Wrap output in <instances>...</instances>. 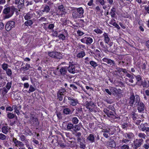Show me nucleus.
Wrapping results in <instances>:
<instances>
[{
  "label": "nucleus",
  "instance_id": "29",
  "mask_svg": "<svg viewBox=\"0 0 149 149\" xmlns=\"http://www.w3.org/2000/svg\"><path fill=\"white\" fill-rule=\"evenodd\" d=\"M15 2L16 3H18L22 6L24 3V0H15Z\"/></svg>",
  "mask_w": 149,
  "mask_h": 149
},
{
  "label": "nucleus",
  "instance_id": "53",
  "mask_svg": "<svg viewBox=\"0 0 149 149\" xmlns=\"http://www.w3.org/2000/svg\"><path fill=\"white\" fill-rule=\"evenodd\" d=\"M129 146L128 145L124 144L121 147V149H128Z\"/></svg>",
  "mask_w": 149,
  "mask_h": 149
},
{
  "label": "nucleus",
  "instance_id": "12",
  "mask_svg": "<svg viewBox=\"0 0 149 149\" xmlns=\"http://www.w3.org/2000/svg\"><path fill=\"white\" fill-rule=\"evenodd\" d=\"M87 140L91 143H93L95 141V135L94 134H90L87 138Z\"/></svg>",
  "mask_w": 149,
  "mask_h": 149
},
{
  "label": "nucleus",
  "instance_id": "6",
  "mask_svg": "<svg viewBox=\"0 0 149 149\" xmlns=\"http://www.w3.org/2000/svg\"><path fill=\"white\" fill-rule=\"evenodd\" d=\"M143 140L142 139H136L134 141V147L135 148L140 146L143 143Z\"/></svg>",
  "mask_w": 149,
  "mask_h": 149
},
{
  "label": "nucleus",
  "instance_id": "31",
  "mask_svg": "<svg viewBox=\"0 0 149 149\" xmlns=\"http://www.w3.org/2000/svg\"><path fill=\"white\" fill-rule=\"evenodd\" d=\"M79 121L78 118L76 117H74L72 118V121L73 124H77L78 123Z\"/></svg>",
  "mask_w": 149,
  "mask_h": 149
},
{
  "label": "nucleus",
  "instance_id": "60",
  "mask_svg": "<svg viewBox=\"0 0 149 149\" xmlns=\"http://www.w3.org/2000/svg\"><path fill=\"white\" fill-rule=\"evenodd\" d=\"M58 146L62 148H63L65 146L63 143H58Z\"/></svg>",
  "mask_w": 149,
  "mask_h": 149
},
{
  "label": "nucleus",
  "instance_id": "54",
  "mask_svg": "<svg viewBox=\"0 0 149 149\" xmlns=\"http://www.w3.org/2000/svg\"><path fill=\"white\" fill-rule=\"evenodd\" d=\"M8 91V89H6L5 88H4L2 90V93L3 95L6 94Z\"/></svg>",
  "mask_w": 149,
  "mask_h": 149
},
{
  "label": "nucleus",
  "instance_id": "40",
  "mask_svg": "<svg viewBox=\"0 0 149 149\" xmlns=\"http://www.w3.org/2000/svg\"><path fill=\"white\" fill-rule=\"evenodd\" d=\"M102 132H107L109 133L110 134V131H111V130L110 129H109L108 130L107 129L105 128H104L102 129ZM113 133L111 134H113Z\"/></svg>",
  "mask_w": 149,
  "mask_h": 149
},
{
  "label": "nucleus",
  "instance_id": "5",
  "mask_svg": "<svg viewBox=\"0 0 149 149\" xmlns=\"http://www.w3.org/2000/svg\"><path fill=\"white\" fill-rule=\"evenodd\" d=\"M15 22L14 21H10L8 22L6 26V29L7 31L10 30L12 28L15 27Z\"/></svg>",
  "mask_w": 149,
  "mask_h": 149
},
{
  "label": "nucleus",
  "instance_id": "17",
  "mask_svg": "<svg viewBox=\"0 0 149 149\" xmlns=\"http://www.w3.org/2000/svg\"><path fill=\"white\" fill-rule=\"evenodd\" d=\"M104 111L109 117L110 116L113 115V112L109 109H104Z\"/></svg>",
  "mask_w": 149,
  "mask_h": 149
},
{
  "label": "nucleus",
  "instance_id": "32",
  "mask_svg": "<svg viewBox=\"0 0 149 149\" xmlns=\"http://www.w3.org/2000/svg\"><path fill=\"white\" fill-rule=\"evenodd\" d=\"M147 64V63L146 61H144L142 62L139 67H141L143 70H145L146 69V66Z\"/></svg>",
  "mask_w": 149,
  "mask_h": 149
},
{
  "label": "nucleus",
  "instance_id": "44",
  "mask_svg": "<svg viewBox=\"0 0 149 149\" xmlns=\"http://www.w3.org/2000/svg\"><path fill=\"white\" fill-rule=\"evenodd\" d=\"M6 73L9 76H11L12 74V71L11 69H8L6 70Z\"/></svg>",
  "mask_w": 149,
  "mask_h": 149
},
{
  "label": "nucleus",
  "instance_id": "19",
  "mask_svg": "<svg viewBox=\"0 0 149 149\" xmlns=\"http://www.w3.org/2000/svg\"><path fill=\"white\" fill-rule=\"evenodd\" d=\"M108 145L109 146L112 148H114L116 147V143L113 140H111L109 142Z\"/></svg>",
  "mask_w": 149,
  "mask_h": 149
},
{
  "label": "nucleus",
  "instance_id": "13",
  "mask_svg": "<svg viewBox=\"0 0 149 149\" xmlns=\"http://www.w3.org/2000/svg\"><path fill=\"white\" fill-rule=\"evenodd\" d=\"M35 15L34 13H29L26 14L24 17V18L26 20H28L33 18Z\"/></svg>",
  "mask_w": 149,
  "mask_h": 149
},
{
  "label": "nucleus",
  "instance_id": "50",
  "mask_svg": "<svg viewBox=\"0 0 149 149\" xmlns=\"http://www.w3.org/2000/svg\"><path fill=\"white\" fill-rule=\"evenodd\" d=\"M8 66V65L6 63H3L2 65V68L4 70L7 69Z\"/></svg>",
  "mask_w": 149,
  "mask_h": 149
},
{
  "label": "nucleus",
  "instance_id": "37",
  "mask_svg": "<svg viewBox=\"0 0 149 149\" xmlns=\"http://www.w3.org/2000/svg\"><path fill=\"white\" fill-rule=\"evenodd\" d=\"M6 138L7 136L2 133H0V140L2 141L5 140L6 139Z\"/></svg>",
  "mask_w": 149,
  "mask_h": 149
},
{
  "label": "nucleus",
  "instance_id": "49",
  "mask_svg": "<svg viewBox=\"0 0 149 149\" xmlns=\"http://www.w3.org/2000/svg\"><path fill=\"white\" fill-rule=\"evenodd\" d=\"M148 6H146L144 8L146 11L148 13H149V1L148 2Z\"/></svg>",
  "mask_w": 149,
  "mask_h": 149
},
{
  "label": "nucleus",
  "instance_id": "55",
  "mask_svg": "<svg viewBox=\"0 0 149 149\" xmlns=\"http://www.w3.org/2000/svg\"><path fill=\"white\" fill-rule=\"evenodd\" d=\"M109 24L112 25L113 26H115V24H116V23L115 22V21L114 19H112L109 22Z\"/></svg>",
  "mask_w": 149,
  "mask_h": 149
},
{
  "label": "nucleus",
  "instance_id": "43",
  "mask_svg": "<svg viewBox=\"0 0 149 149\" xmlns=\"http://www.w3.org/2000/svg\"><path fill=\"white\" fill-rule=\"evenodd\" d=\"M138 136L141 138L145 139L146 136L145 134L143 133H139L138 134Z\"/></svg>",
  "mask_w": 149,
  "mask_h": 149
},
{
  "label": "nucleus",
  "instance_id": "48",
  "mask_svg": "<svg viewBox=\"0 0 149 149\" xmlns=\"http://www.w3.org/2000/svg\"><path fill=\"white\" fill-rule=\"evenodd\" d=\"M55 52H52L48 53V55L51 57L54 58V55H55Z\"/></svg>",
  "mask_w": 149,
  "mask_h": 149
},
{
  "label": "nucleus",
  "instance_id": "42",
  "mask_svg": "<svg viewBox=\"0 0 149 149\" xmlns=\"http://www.w3.org/2000/svg\"><path fill=\"white\" fill-rule=\"evenodd\" d=\"M139 127V129L143 131H144L146 130V128L143 124H141V125H140V126Z\"/></svg>",
  "mask_w": 149,
  "mask_h": 149
},
{
  "label": "nucleus",
  "instance_id": "4",
  "mask_svg": "<svg viewBox=\"0 0 149 149\" xmlns=\"http://www.w3.org/2000/svg\"><path fill=\"white\" fill-rule=\"evenodd\" d=\"M68 100H70L69 103L72 106H76L78 103L77 100L74 99L72 97H68Z\"/></svg>",
  "mask_w": 149,
  "mask_h": 149
},
{
  "label": "nucleus",
  "instance_id": "52",
  "mask_svg": "<svg viewBox=\"0 0 149 149\" xmlns=\"http://www.w3.org/2000/svg\"><path fill=\"white\" fill-rule=\"evenodd\" d=\"M12 83L11 82H8L7 83V85L6 86V88L9 90L10 89L11 87Z\"/></svg>",
  "mask_w": 149,
  "mask_h": 149
},
{
  "label": "nucleus",
  "instance_id": "64",
  "mask_svg": "<svg viewBox=\"0 0 149 149\" xmlns=\"http://www.w3.org/2000/svg\"><path fill=\"white\" fill-rule=\"evenodd\" d=\"M47 19L43 17H41L39 19V20L42 21H45Z\"/></svg>",
  "mask_w": 149,
  "mask_h": 149
},
{
  "label": "nucleus",
  "instance_id": "7",
  "mask_svg": "<svg viewBox=\"0 0 149 149\" xmlns=\"http://www.w3.org/2000/svg\"><path fill=\"white\" fill-rule=\"evenodd\" d=\"M58 10L56 13L57 15H62L65 11V9L64 6L62 5H61L58 6Z\"/></svg>",
  "mask_w": 149,
  "mask_h": 149
},
{
  "label": "nucleus",
  "instance_id": "59",
  "mask_svg": "<svg viewBox=\"0 0 149 149\" xmlns=\"http://www.w3.org/2000/svg\"><path fill=\"white\" fill-rule=\"evenodd\" d=\"M135 77L138 81H140L141 79V77L139 75L136 76Z\"/></svg>",
  "mask_w": 149,
  "mask_h": 149
},
{
  "label": "nucleus",
  "instance_id": "62",
  "mask_svg": "<svg viewBox=\"0 0 149 149\" xmlns=\"http://www.w3.org/2000/svg\"><path fill=\"white\" fill-rule=\"evenodd\" d=\"M54 27V25L53 24H49L48 26V28L50 29H52Z\"/></svg>",
  "mask_w": 149,
  "mask_h": 149
},
{
  "label": "nucleus",
  "instance_id": "61",
  "mask_svg": "<svg viewBox=\"0 0 149 149\" xmlns=\"http://www.w3.org/2000/svg\"><path fill=\"white\" fill-rule=\"evenodd\" d=\"M126 76H127V77L130 78H134V77L133 75H131L130 74L128 73H127L126 74Z\"/></svg>",
  "mask_w": 149,
  "mask_h": 149
},
{
  "label": "nucleus",
  "instance_id": "26",
  "mask_svg": "<svg viewBox=\"0 0 149 149\" xmlns=\"http://www.w3.org/2000/svg\"><path fill=\"white\" fill-rule=\"evenodd\" d=\"M54 58L60 59L62 58V55L60 53L58 52H55V55H54Z\"/></svg>",
  "mask_w": 149,
  "mask_h": 149
},
{
  "label": "nucleus",
  "instance_id": "14",
  "mask_svg": "<svg viewBox=\"0 0 149 149\" xmlns=\"http://www.w3.org/2000/svg\"><path fill=\"white\" fill-rule=\"evenodd\" d=\"M68 70L70 73L74 74L76 72L75 70V66L74 65H69L68 68Z\"/></svg>",
  "mask_w": 149,
  "mask_h": 149
},
{
  "label": "nucleus",
  "instance_id": "35",
  "mask_svg": "<svg viewBox=\"0 0 149 149\" xmlns=\"http://www.w3.org/2000/svg\"><path fill=\"white\" fill-rule=\"evenodd\" d=\"M90 64L94 68H95L98 65L97 63L96 62L93 61H91L90 62Z\"/></svg>",
  "mask_w": 149,
  "mask_h": 149
},
{
  "label": "nucleus",
  "instance_id": "3",
  "mask_svg": "<svg viewBox=\"0 0 149 149\" xmlns=\"http://www.w3.org/2000/svg\"><path fill=\"white\" fill-rule=\"evenodd\" d=\"M66 129L67 130L71 131H74L75 132H76L80 130L81 128L78 125H74L73 123L69 122L67 124Z\"/></svg>",
  "mask_w": 149,
  "mask_h": 149
},
{
  "label": "nucleus",
  "instance_id": "2",
  "mask_svg": "<svg viewBox=\"0 0 149 149\" xmlns=\"http://www.w3.org/2000/svg\"><path fill=\"white\" fill-rule=\"evenodd\" d=\"M15 8L13 6H9L4 8L3 13L6 15L5 18H8L11 17L13 14Z\"/></svg>",
  "mask_w": 149,
  "mask_h": 149
},
{
  "label": "nucleus",
  "instance_id": "57",
  "mask_svg": "<svg viewBox=\"0 0 149 149\" xmlns=\"http://www.w3.org/2000/svg\"><path fill=\"white\" fill-rule=\"evenodd\" d=\"M95 31L97 33H102V31L100 29H96L95 30Z\"/></svg>",
  "mask_w": 149,
  "mask_h": 149
},
{
  "label": "nucleus",
  "instance_id": "15",
  "mask_svg": "<svg viewBox=\"0 0 149 149\" xmlns=\"http://www.w3.org/2000/svg\"><path fill=\"white\" fill-rule=\"evenodd\" d=\"M10 129V128L8 126H4L1 128V132L5 134H6Z\"/></svg>",
  "mask_w": 149,
  "mask_h": 149
},
{
  "label": "nucleus",
  "instance_id": "47",
  "mask_svg": "<svg viewBox=\"0 0 149 149\" xmlns=\"http://www.w3.org/2000/svg\"><path fill=\"white\" fill-rule=\"evenodd\" d=\"M35 90V89L32 85H31L30 86L29 89V93H30L33 92Z\"/></svg>",
  "mask_w": 149,
  "mask_h": 149
},
{
  "label": "nucleus",
  "instance_id": "63",
  "mask_svg": "<svg viewBox=\"0 0 149 149\" xmlns=\"http://www.w3.org/2000/svg\"><path fill=\"white\" fill-rule=\"evenodd\" d=\"M70 87H72V88L74 90H76L77 89V86H75L74 84H70Z\"/></svg>",
  "mask_w": 149,
  "mask_h": 149
},
{
  "label": "nucleus",
  "instance_id": "16",
  "mask_svg": "<svg viewBox=\"0 0 149 149\" xmlns=\"http://www.w3.org/2000/svg\"><path fill=\"white\" fill-rule=\"evenodd\" d=\"M103 36L104 38V40L105 42L107 44H108L110 40V39L107 33H104L103 34Z\"/></svg>",
  "mask_w": 149,
  "mask_h": 149
},
{
  "label": "nucleus",
  "instance_id": "56",
  "mask_svg": "<svg viewBox=\"0 0 149 149\" xmlns=\"http://www.w3.org/2000/svg\"><path fill=\"white\" fill-rule=\"evenodd\" d=\"M20 138L21 139V140L22 141H24L25 140H26V137L25 136L22 135L20 136Z\"/></svg>",
  "mask_w": 149,
  "mask_h": 149
},
{
  "label": "nucleus",
  "instance_id": "28",
  "mask_svg": "<svg viewBox=\"0 0 149 149\" xmlns=\"http://www.w3.org/2000/svg\"><path fill=\"white\" fill-rule=\"evenodd\" d=\"M15 145L17 147H19L20 148H22L24 145V143L20 141H17V143L15 144Z\"/></svg>",
  "mask_w": 149,
  "mask_h": 149
},
{
  "label": "nucleus",
  "instance_id": "38",
  "mask_svg": "<svg viewBox=\"0 0 149 149\" xmlns=\"http://www.w3.org/2000/svg\"><path fill=\"white\" fill-rule=\"evenodd\" d=\"M58 37L60 40L63 41L65 39L66 37L63 34H61L58 36Z\"/></svg>",
  "mask_w": 149,
  "mask_h": 149
},
{
  "label": "nucleus",
  "instance_id": "22",
  "mask_svg": "<svg viewBox=\"0 0 149 149\" xmlns=\"http://www.w3.org/2000/svg\"><path fill=\"white\" fill-rule=\"evenodd\" d=\"M63 113L65 114L68 115L69 114L72 113L70 109L68 108H65L63 109Z\"/></svg>",
  "mask_w": 149,
  "mask_h": 149
},
{
  "label": "nucleus",
  "instance_id": "11",
  "mask_svg": "<svg viewBox=\"0 0 149 149\" xmlns=\"http://www.w3.org/2000/svg\"><path fill=\"white\" fill-rule=\"evenodd\" d=\"M31 118H30V122L32 124H34L35 123L37 124L38 122L37 118H34L33 114H30Z\"/></svg>",
  "mask_w": 149,
  "mask_h": 149
},
{
  "label": "nucleus",
  "instance_id": "58",
  "mask_svg": "<svg viewBox=\"0 0 149 149\" xmlns=\"http://www.w3.org/2000/svg\"><path fill=\"white\" fill-rule=\"evenodd\" d=\"M77 32V34L79 36H81L84 34V33L83 32L79 30H78Z\"/></svg>",
  "mask_w": 149,
  "mask_h": 149
},
{
  "label": "nucleus",
  "instance_id": "9",
  "mask_svg": "<svg viewBox=\"0 0 149 149\" xmlns=\"http://www.w3.org/2000/svg\"><path fill=\"white\" fill-rule=\"evenodd\" d=\"M137 109L139 112H143L145 109V106L144 104L142 102H140L139 103Z\"/></svg>",
  "mask_w": 149,
  "mask_h": 149
},
{
  "label": "nucleus",
  "instance_id": "30",
  "mask_svg": "<svg viewBox=\"0 0 149 149\" xmlns=\"http://www.w3.org/2000/svg\"><path fill=\"white\" fill-rule=\"evenodd\" d=\"M93 42L92 39L90 37H86V43L87 45H90Z\"/></svg>",
  "mask_w": 149,
  "mask_h": 149
},
{
  "label": "nucleus",
  "instance_id": "10",
  "mask_svg": "<svg viewBox=\"0 0 149 149\" xmlns=\"http://www.w3.org/2000/svg\"><path fill=\"white\" fill-rule=\"evenodd\" d=\"M86 106L88 109H89L90 111H92L94 107V103L90 101L87 102Z\"/></svg>",
  "mask_w": 149,
  "mask_h": 149
},
{
  "label": "nucleus",
  "instance_id": "46",
  "mask_svg": "<svg viewBox=\"0 0 149 149\" xmlns=\"http://www.w3.org/2000/svg\"><path fill=\"white\" fill-rule=\"evenodd\" d=\"M63 95H61L60 94L57 93L58 99L60 101H61L63 100Z\"/></svg>",
  "mask_w": 149,
  "mask_h": 149
},
{
  "label": "nucleus",
  "instance_id": "36",
  "mask_svg": "<svg viewBox=\"0 0 149 149\" xmlns=\"http://www.w3.org/2000/svg\"><path fill=\"white\" fill-rule=\"evenodd\" d=\"M24 24L26 26H30L33 24V22L31 20H29L26 21Z\"/></svg>",
  "mask_w": 149,
  "mask_h": 149
},
{
  "label": "nucleus",
  "instance_id": "1",
  "mask_svg": "<svg viewBox=\"0 0 149 149\" xmlns=\"http://www.w3.org/2000/svg\"><path fill=\"white\" fill-rule=\"evenodd\" d=\"M140 102V97L138 95L134 96V95H132L130 96L129 98V103L131 106L134 107H136Z\"/></svg>",
  "mask_w": 149,
  "mask_h": 149
},
{
  "label": "nucleus",
  "instance_id": "20",
  "mask_svg": "<svg viewBox=\"0 0 149 149\" xmlns=\"http://www.w3.org/2000/svg\"><path fill=\"white\" fill-rule=\"evenodd\" d=\"M75 136L77 137V140L78 141H79L81 140V133L80 132H75Z\"/></svg>",
  "mask_w": 149,
  "mask_h": 149
},
{
  "label": "nucleus",
  "instance_id": "33",
  "mask_svg": "<svg viewBox=\"0 0 149 149\" xmlns=\"http://www.w3.org/2000/svg\"><path fill=\"white\" fill-rule=\"evenodd\" d=\"M30 67V65L27 63L26 65L25 66L22 67L21 68V69L22 70L26 71L28 70Z\"/></svg>",
  "mask_w": 149,
  "mask_h": 149
},
{
  "label": "nucleus",
  "instance_id": "23",
  "mask_svg": "<svg viewBox=\"0 0 149 149\" xmlns=\"http://www.w3.org/2000/svg\"><path fill=\"white\" fill-rule=\"evenodd\" d=\"M50 8L49 6L46 5L44 7L43 9L42 10V11L44 12L48 13L49 12Z\"/></svg>",
  "mask_w": 149,
  "mask_h": 149
},
{
  "label": "nucleus",
  "instance_id": "18",
  "mask_svg": "<svg viewBox=\"0 0 149 149\" xmlns=\"http://www.w3.org/2000/svg\"><path fill=\"white\" fill-rule=\"evenodd\" d=\"M66 68L65 67H62L60 70V72L61 75H64L67 72Z\"/></svg>",
  "mask_w": 149,
  "mask_h": 149
},
{
  "label": "nucleus",
  "instance_id": "51",
  "mask_svg": "<svg viewBox=\"0 0 149 149\" xmlns=\"http://www.w3.org/2000/svg\"><path fill=\"white\" fill-rule=\"evenodd\" d=\"M100 45L101 47L102 48H104V49H105L107 50H108V49L107 47H105V46L104 45V42L102 41H101L100 42Z\"/></svg>",
  "mask_w": 149,
  "mask_h": 149
},
{
  "label": "nucleus",
  "instance_id": "25",
  "mask_svg": "<svg viewBox=\"0 0 149 149\" xmlns=\"http://www.w3.org/2000/svg\"><path fill=\"white\" fill-rule=\"evenodd\" d=\"M85 53L83 52H81L78 53L77 55V56L79 58H81L84 57L85 55Z\"/></svg>",
  "mask_w": 149,
  "mask_h": 149
},
{
  "label": "nucleus",
  "instance_id": "27",
  "mask_svg": "<svg viewBox=\"0 0 149 149\" xmlns=\"http://www.w3.org/2000/svg\"><path fill=\"white\" fill-rule=\"evenodd\" d=\"M125 137L128 138L129 139H131L134 136L133 133H131L130 134L126 133L124 134Z\"/></svg>",
  "mask_w": 149,
  "mask_h": 149
},
{
  "label": "nucleus",
  "instance_id": "21",
  "mask_svg": "<svg viewBox=\"0 0 149 149\" xmlns=\"http://www.w3.org/2000/svg\"><path fill=\"white\" fill-rule=\"evenodd\" d=\"M72 16L75 18H79L82 17L77 11H74L73 13Z\"/></svg>",
  "mask_w": 149,
  "mask_h": 149
},
{
  "label": "nucleus",
  "instance_id": "45",
  "mask_svg": "<svg viewBox=\"0 0 149 149\" xmlns=\"http://www.w3.org/2000/svg\"><path fill=\"white\" fill-rule=\"evenodd\" d=\"M143 87H148L149 86V81H148L147 82L145 81L143 83Z\"/></svg>",
  "mask_w": 149,
  "mask_h": 149
},
{
  "label": "nucleus",
  "instance_id": "24",
  "mask_svg": "<svg viewBox=\"0 0 149 149\" xmlns=\"http://www.w3.org/2000/svg\"><path fill=\"white\" fill-rule=\"evenodd\" d=\"M77 12L81 16L83 15L84 10L82 8L80 7L77 8Z\"/></svg>",
  "mask_w": 149,
  "mask_h": 149
},
{
  "label": "nucleus",
  "instance_id": "39",
  "mask_svg": "<svg viewBox=\"0 0 149 149\" xmlns=\"http://www.w3.org/2000/svg\"><path fill=\"white\" fill-rule=\"evenodd\" d=\"M7 116L9 119H13L15 117V115L11 113H9L7 114Z\"/></svg>",
  "mask_w": 149,
  "mask_h": 149
},
{
  "label": "nucleus",
  "instance_id": "34",
  "mask_svg": "<svg viewBox=\"0 0 149 149\" xmlns=\"http://www.w3.org/2000/svg\"><path fill=\"white\" fill-rule=\"evenodd\" d=\"M65 92L66 90L64 88H62L59 90L58 92V93L63 95L65 94Z\"/></svg>",
  "mask_w": 149,
  "mask_h": 149
},
{
  "label": "nucleus",
  "instance_id": "41",
  "mask_svg": "<svg viewBox=\"0 0 149 149\" xmlns=\"http://www.w3.org/2000/svg\"><path fill=\"white\" fill-rule=\"evenodd\" d=\"M115 8H113L111 10L110 14L112 17H114L115 15Z\"/></svg>",
  "mask_w": 149,
  "mask_h": 149
},
{
  "label": "nucleus",
  "instance_id": "8",
  "mask_svg": "<svg viewBox=\"0 0 149 149\" xmlns=\"http://www.w3.org/2000/svg\"><path fill=\"white\" fill-rule=\"evenodd\" d=\"M103 61L107 63L108 64H109L110 65H115L114 62L110 59L104 58L102 59Z\"/></svg>",
  "mask_w": 149,
  "mask_h": 149
}]
</instances>
